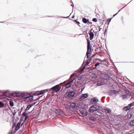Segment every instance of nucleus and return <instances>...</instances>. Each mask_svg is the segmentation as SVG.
I'll use <instances>...</instances> for the list:
<instances>
[{
    "mask_svg": "<svg viewBox=\"0 0 134 134\" xmlns=\"http://www.w3.org/2000/svg\"><path fill=\"white\" fill-rule=\"evenodd\" d=\"M82 79V77H78V79L79 80H81Z\"/></svg>",
    "mask_w": 134,
    "mask_h": 134,
    "instance_id": "obj_35",
    "label": "nucleus"
},
{
    "mask_svg": "<svg viewBox=\"0 0 134 134\" xmlns=\"http://www.w3.org/2000/svg\"><path fill=\"white\" fill-rule=\"evenodd\" d=\"M42 94V90L40 91V92L39 91H37L35 92L34 94L35 96H38Z\"/></svg>",
    "mask_w": 134,
    "mask_h": 134,
    "instance_id": "obj_16",
    "label": "nucleus"
},
{
    "mask_svg": "<svg viewBox=\"0 0 134 134\" xmlns=\"http://www.w3.org/2000/svg\"><path fill=\"white\" fill-rule=\"evenodd\" d=\"M11 94L13 97H19L21 96L22 93L19 92L14 91L12 92Z\"/></svg>",
    "mask_w": 134,
    "mask_h": 134,
    "instance_id": "obj_4",
    "label": "nucleus"
},
{
    "mask_svg": "<svg viewBox=\"0 0 134 134\" xmlns=\"http://www.w3.org/2000/svg\"><path fill=\"white\" fill-rule=\"evenodd\" d=\"M7 91H8V90H7Z\"/></svg>",
    "mask_w": 134,
    "mask_h": 134,
    "instance_id": "obj_51",
    "label": "nucleus"
},
{
    "mask_svg": "<svg viewBox=\"0 0 134 134\" xmlns=\"http://www.w3.org/2000/svg\"><path fill=\"white\" fill-rule=\"evenodd\" d=\"M80 113L82 115L85 116L87 115V112L86 110H84L83 109H81L80 110Z\"/></svg>",
    "mask_w": 134,
    "mask_h": 134,
    "instance_id": "obj_6",
    "label": "nucleus"
},
{
    "mask_svg": "<svg viewBox=\"0 0 134 134\" xmlns=\"http://www.w3.org/2000/svg\"><path fill=\"white\" fill-rule=\"evenodd\" d=\"M28 96H26L25 95H23L22 96V97L23 98H25L27 100H28Z\"/></svg>",
    "mask_w": 134,
    "mask_h": 134,
    "instance_id": "obj_23",
    "label": "nucleus"
},
{
    "mask_svg": "<svg viewBox=\"0 0 134 134\" xmlns=\"http://www.w3.org/2000/svg\"><path fill=\"white\" fill-rule=\"evenodd\" d=\"M83 90V89H82V90H81V91H82Z\"/></svg>",
    "mask_w": 134,
    "mask_h": 134,
    "instance_id": "obj_49",
    "label": "nucleus"
},
{
    "mask_svg": "<svg viewBox=\"0 0 134 134\" xmlns=\"http://www.w3.org/2000/svg\"><path fill=\"white\" fill-rule=\"evenodd\" d=\"M66 94L68 95V96L69 98H72L75 94V93L74 91H70L69 92H67Z\"/></svg>",
    "mask_w": 134,
    "mask_h": 134,
    "instance_id": "obj_5",
    "label": "nucleus"
},
{
    "mask_svg": "<svg viewBox=\"0 0 134 134\" xmlns=\"http://www.w3.org/2000/svg\"><path fill=\"white\" fill-rule=\"evenodd\" d=\"M68 106L70 108H74L76 106V104L74 103H70L68 104Z\"/></svg>",
    "mask_w": 134,
    "mask_h": 134,
    "instance_id": "obj_9",
    "label": "nucleus"
},
{
    "mask_svg": "<svg viewBox=\"0 0 134 134\" xmlns=\"http://www.w3.org/2000/svg\"><path fill=\"white\" fill-rule=\"evenodd\" d=\"M132 105V103H130V104H129L128 106L124 107L123 108V109L125 111L129 110L131 109V107Z\"/></svg>",
    "mask_w": 134,
    "mask_h": 134,
    "instance_id": "obj_7",
    "label": "nucleus"
},
{
    "mask_svg": "<svg viewBox=\"0 0 134 134\" xmlns=\"http://www.w3.org/2000/svg\"><path fill=\"white\" fill-rule=\"evenodd\" d=\"M104 79L107 80H109L110 79V77L108 75H106L104 77Z\"/></svg>",
    "mask_w": 134,
    "mask_h": 134,
    "instance_id": "obj_19",
    "label": "nucleus"
},
{
    "mask_svg": "<svg viewBox=\"0 0 134 134\" xmlns=\"http://www.w3.org/2000/svg\"><path fill=\"white\" fill-rule=\"evenodd\" d=\"M60 84H58L56 85L53 87H52L51 89L52 90H53L55 92H57L59 91L61 89V87H59Z\"/></svg>",
    "mask_w": 134,
    "mask_h": 134,
    "instance_id": "obj_3",
    "label": "nucleus"
},
{
    "mask_svg": "<svg viewBox=\"0 0 134 134\" xmlns=\"http://www.w3.org/2000/svg\"><path fill=\"white\" fill-rule=\"evenodd\" d=\"M4 106V104L2 102L0 101V108H2Z\"/></svg>",
    "mask_w": 134,
    "mask_h": 134,
    "instance_id": "obj_24",
    "label": "nucleus"
},
{
    "mask_svg": "<svg viewBox=\"0 0 134 134\" xmlns=\"http://www.w3.org/2000/svg\"><path fill=\"white\" fill-rule=\"evenodd\" d=\"M54 112L59 115H61L63 113L59 109H56L54 111Z\"/></svg>",
    "mask_w": 134,
    "mask_h": 134,
    "instance_id": "obj_10",
    "label": "nucleus"
},
{
    "mask_svg": "<svg viewBox=\"0 0 134 134\" xmlns=\"http://www.w3.org/2000/svg\"><path fill=\"white\" fill-rule=\"evenodd\" d=\"M75 79H74L72 80V81H70V82H71V83L74 81V80Z\"/></svg>",
    "mask_w": 134,
    "mask_h": 134,
    "instance_id": "obj_41",
    "label": "nucleus"
},
{
    "mask_svg": "<svg viewBox=\"0 0 134 134\" xmlns=\"http://www.w3.org/2000/svg\"><path fill=\"white\" fill-rule=\"evenodd\" d=\"M98 107L96 105H94L90 107L89 110V112H91L96 111L97 110H98Z\"/></svg>",
    "mask_w": 134,
    "mask_h": 134,
    "instance_id": "obj_2",
    "label": "nucleus"
},
{
    "mask_svg": "<svg viewBox=\"0 0 134 134\" xmlns=\"http://www.w3.org/2000/svg\"><path fill=\"white\" fill-rule=\"evenodd\" d=\"M74 16H73L72 17V18H74Z\"/></svg>",
    "mask_w": 134,
    "mask_h": 134,
    "instance_id": "obj_48",
    "label": "nucleus"
},
{
    "mask_svg": "<svg viewBox=\"0 0 134 134\" xmlns=\"http://www.w3.org/2000/svg\"><path fill=\"white\" fill-rule=\"evenodd\" d=\"M25 122H24V121H23V122L21 124V126H22L24 124V123Z\"/></svg>",
    "mask_w": 134,
    "mask_h": 134,
    "instance_id": "obj_44",
    "label": "nucleus"
},
{
    "mask_svg": "<svg viewBox=\"0 0 134 134\" xmlns=\"http://www.w3.org/2000/svg\"><path fill=\"white\" fill-rule=\"evenodd\" d=\"M104 110L105 111V112L108 113H110L111 112V109L108 108H105Z\"/></svg>",
    "mask_w": 134,
    "mask_h": 134,
    "instance_id": "obj_14",
    "label": "nucleus"
},
{
    "mask_svg": "<svg viewBox=\"0 0 134 134\" xmlns=\"http://www.w3.org/2000/svg\"><path fill=\"white\" fill-rule=\"evenodd\" d=\"M16 112H13V116L14 118V116L15 115V114H16Z\"/></svg>",
    "mask_w": 134,
    "mask_h": 134,
    "instance_id": "obj_37",
    "label": "nucleus"
},
{
    "mask_svg": "<svg viewBox=\"0 0 134 134\" xmlns=\"http://www.w3.org/2000/svg\"><path fill=\"white\" fill-rule=\"evenodd\" d=\"M92 60V59L91 58L88 59L86 61V63L85 64L84 66V68L86 67L87 65H89L91 61Z\"/></svg>",
    "mask_w": 134,
    "mask_h": 134,
    "instance_id": "obj_11",
    "label": "nucleus"
},
{
    "mask_svg": "<svg viewBox=\"0 0 134 134\" xmlns=\"http://www.w3.org/2000/svg\"><path fill=\"white\" fill-rule=\"evenodd\" d=\"M89 35L90 36V40H92L94 36V34L93 32H91L89 33Z\"/></svg>",
    "mask_w": 134,
    "mask_h": 134,
    "instance_id": "obj_15",
    "label": "nucleus"
},
{
    "mask_svg": "<svg viewBox=\"0 0 134 134\" xmlns=\"http://www.w3.org/2000/svg\"><path fill=\"white\" fill-rule=\"evenodd\" d=\"M18 115L19 116H20L21 115V113L20 112H19L18 113Z\"/></svg>",
    "mask_w": 134,
    "mask_h": 134,
    "instance_id": "obj_45",
    "label": "nucleus"
},
{
    "mask_svg": "<svg viewBox=\"0 0 134 134\" xmlns=\"http://www.w3.org/2000/svg\"><path fill=\"white\" fill-rule=\"evenodd\" d=\"M87 51L86 53L87 58H88L91 55L92 52V46L91 45L89 40L87 39Z\"/></svg>",
    "mask_w": 134,
    "mask_h": 134,
    "instance_id": "obj_1",
    "label": "nucleus"
},
{
    "mask_svg": "<svg viewBox=\"0 0 134 134\" xmlns=\"http://www.w3.org/2000/svg\"><path fill=\"white\" fill-rule=\"evenodd\" d=\"M132 116V115L131 114H128L127 115V118H128L130 119V118Z\"/></svg>",
    "mask_w": 134,
    "mask_h": 134,
    "instance_id": "obj_31",
    "label": "nucleus"
},
{
    "mask_svg": "<svg viewBox=\"0 0 134 134\" xmlns=\"http://www.w3.org/2000/svg\"><path fill=\"white\" fill-rule=\"evenodd\" d=\"M99 63H96L95 65V67H96L97 66L99 65Z\"/></svg>",
    "mask_w": 134,
    "mask_h": 134,
    "instance_id": "obj_33",
    "label": "nucleus"
},
{
    "mask_svg": "<svg viewBox=\"0 0 134 134\" xmlns=\"http://www.w3.org/2000/svg\"><path fill=\"white\" fill-rule=\"evenodd\" d=\"M28 118V116H26V117H25V118L24 120V122H25L27 120V119Z\"/></svg>",
    "mask_w": 134,
    "mask_h": 134,
    "instance_id": "obj_32",
    "label": "nucleus"
},
{
    "mask_svg": "<svg viewBox=\"0 0 134 134\" xmlns=\"http://www.w3.org/2000/svg\"><path fill=\"white\" fill-rule=\"evenodd\" d=\"M74 21L76 23H77V24H80V22H79V21H77V20H74Z\"/></svg>",
    "mask_w": 134,
    "mask_h": 134,
    "instance_id": "obj_34",
    "label": "nucleus"
},
{
    "mask_svg": "<svg viewBox=\"0 0 134 134\" xmlns=\"http://www.w3.org/2000/svg\"><path fill=\"white\" fill-rule=\"evenodd\" d=\"M9 104L11 107H13L14 106V103L12 101L10 100Z\"/></svg>",
    "mask_w": 134,
    "mask_h": 134,
    "instance_id": "obj_21",
    "label": "nucleus"
},
{
    "mask_svg": "<svg viewBox=\"0 0 134 134\" xmlns=\"http://www.w3.org/2000/svg\"><path fill=\"white\" fill-rule=\"evenodd\" d=\"M13 111L14 112L16 113L17 111V109H16L15 108H14L13 109Z\"/></svg>",
    "mask_w": 134,
    "mask_h": 134,
    "instance_id": "obj_30",
    "label": "nucleus"
},
{
    "mask_svg": "<svg viewBox=\"0 0 134 134\" xmlns=\"http://www.w3.org/2000/svg\"><path fill=\"white\" fill-rule=\"evenodd\" d=\"M20 127L19 126L17 125L16 126V127L15 128V130L16 131H17L20 128Z\"/></svg>",
    "mask_w": 134,
    "mask_h": 134,
    "instance_id": "obj_27",
    "label": "nucleus"
},
{
    "mask_svg": "<svg viewBox=\"0 0 134 134\" xmlns=\"http://www.w3.org/2000/svg\"><path fill=\"white\" fill-rule=\"evenodd\" d=\"M23 120L22 119H21L20 120V122H21V123L22 122V121H23Z\"/></svg>",
    "mask_w": 134,
    "mask_h": 134,
    "instance_id": "obj_40",
    "label": "nucleus"
},
{
    "mask_svg": "<svg viewBox=\"0 0 134 134\" xmlns=\"http://www.w3.org/2000/svg\"><path fill=\"white\" fill-rule=\"evenodd\" d=\"M19 118H18V117H17V119H15V120H16V121H17V120H19Z\"/></svg>",
    "mask_w": 134,
    "mask_h": 134,
    "instance_id": "obj_43",
    "label": "nucleus"
},
{
    "mask_svg": "<svg viewBox=\"0 0 134 134\" xmlns=\"http://www.w3.org/2000/svg\"><path fill=\"white\" fill-rule=\"evenodd\" d=\"M28 100H29V101H31L33 99V96H30V95H29V96H28Z\"/></svg>",
    "mask_w": 134,
    "mask_h": 134,
    "instance_id": "obj_20",
    "label": "nucleus"
},
{
    "mask_svg": "<svg viewBox=\"0 0 134 134\" xmlns=\"http://www.w3.org/2000/svg\"><path fill=\"white\" fill-rule=\"evenodd\" d=\"M21 122H19L17 124V125L20 127L21 124Z\"/></svg>",
    "mask_w": 134,
    "mask_h": 134,
    "instance_id": "obj_38",
    "label": "nucleus"
},
{
    "mask_svg": "<svg viewBox=\"0 0 134 134\" xmlns=\"http://www.w3.org/2000/svg\"><path fill=\"white\" fill-rule=\"evenodd\" d=\"M92 21L94 22H97V19L96 18H93L92 19Z\"/></svg>",
    "mask_w": 134,
    "mask_h": 134,
    "instance_id": "obj_29",
    "label": "nucleus"
},
{
    "mask_svg": "<svg viewBox=\"0 0 134 134\" xmlns=\"http://www.w3.org/2000/svg\"><path fill=\"white\" fill-rule=\"evenodd\" d=\"M27 114V113H26L25 112H23L22 114V115L24 116H25Z\"/></svg>",
    "mask_w": 134,
    "mask_h": 134,
    "instance_id": "obj_28",
    "label": "nucleus"
},
{
    "mask_svg": "<svg viewBox=\"0 0 134 134\" xmlns=\"http://www.w3.org/2000/svg\"><path fill=\"white\" fill-rule=\"evenodd\" d=\"M97 101L98 100L95 99L94 98L92 99V101L94 103H96Z\"/></svg>",
    "mask_w": 134,
    "mask_h": 134,
    "instance_id": "obj_25",
    "label": "nucleus"
},
{
    "mask_svg": "<svg viewBox=\"0 0 134 134\" xmlns=\"http://www.w3.org/2000/svg\"><path fill=\"white\" fill-rule=\"evenodd\" d=\"M82 21L84 23H90L89 20L87 19L86 18H82Z\"/></svg>",
    "mask_w": 134,
    "mask_h": 134,
    "instance_id": "obj_13",
    "label": "nucleus"
},
{
    "mask_svg": "<svg viewBox=\"0 0 134 134\" xmlns=\"http://www.w3.org/2000/svg\"><path fill=\"white\" fill-rule=\"evenodd\" d=\"M121 96L123 99L126 98L127 97L126 95V94L121 95Z\"/></svg>",
    "mask_w": 134,
    "mask_h": 134,
    "instance_id": "obj_26",
    "label": "nucleus"
},
{
    "mask_svg": "<svg viewBox=\"0 0 134 134\" xmlns=\"http://www.w3.org/2000/svg\"><path fill=\"white\" fill-rule=\"evenodd\" d=\"M116 15V14H114L113 15V16L114 17V16H115Z\"/></svg>",
    "mask_w": 134,
    "mask_h": 134,
    "instance_id": "obj_46",
    "label": "nucleus"
},
{
    "mask_svg": "<svg viewBox=\"0 0 134 134\" xmlns=\"http://www.w3.org/2000/svg\"><path fill=\"white\" fill-rule=\"evenodd\" d=\"M45 91H47V90H42V94L43 93H44L45 92Z\"/></svg>",
    "mask_w": 134,
    "mask_h": 134,
    "instance_id": "obj_39",
    "label": "nucleus"
},
{
    "mask_svg": "<svg viewBox=\"0 0 134 134\" xmlns=\"http://www.w3.org/2000/svg\"><path fill=\"white\" fill-rule=\"evenodd\" d=\"M62 83H60V84H61Z\"/></svg>",
    "mask_w": 134,
    "mask_h": 134,
    "instance_id": "obj_50",
    "label": "nucleus"
},
{
    "mask_svg": "<svg viewBox=\"0 0 134 134\" xmlns=\"http://www.w3.org/2000/svg\"><path fill=\"white\" fill-rule=\"evenodd\" d=\"M35 103H35L34 104L32 103L28 105L27 107L26 108L25 110V111L29 110V109L32 107V106H33L35 104Z\"/></svg>",
    "mask_w": 134,
    "mask_h": 134,
    "instance_id": "obj_12",
    "label": "nucleus"
},
{
    "mask_svg": "<svg viewBox=\"0 0 134 134\" xmlns=\"http://www.w3.org/2000/svg\"><path fill=\"white\" fill-rule=\"evenodd\" d=\"M130 124L131 126H134V120L130 122Z\"/></svg>",
    "mask_w": 134,
    "mask_h": 134,
    "instance_id": "obj_22",
    "label": "nucleus"
},
{
    "mask_svg": "<svg viewBox=\"0 0 134 134\" xmlns=\"http://www.w3.org/2000/svg\"><path fill=\"white\" fill-rule=\"evenodd\" d=\"M72 85V83L71 82H69L68 83L65 85V87L66 88H68Z\"/></svg>",
    "mask_w": 134,
    "mask_h": 134,
    "instance_id": "obj_17",
    "label": "nucleus"
},
{
    "mask_svg": "<svg viewBox=\"0 0 134 134\" xmlns=\"http://www.w3.org/2000/svg\"><path fill=\"white\" fill-rule=\"evenodd\" d=\"M88 95L87 94H82L80 97V99L81 100H83L86 98L88 96Z\"/></svg>",
    "mask_w": 134,
    "mask_h": 134,
    "instance_id": "obj_8",
    "label": "nucleus"
},
{
    "mask_svg": "<svg viewBox=\"0 0 134 134\" xmlns=\"http://www.w3.org/2000/svg\"><path fill=\"white\" fill-rule=\"evenodd\" d=\"M111 18H110V19H108L107 20V22H110V21H111Z\"/></svg>",
    "mask_w": 134,
    "mask_h": 134,
    "instance_id": "obj_36",
    "label": "nucleus"
},
{
    "mask_svg": "<svg viewBox=\"0 0 134 134\" xmlns=\"http://www.w3.org/2000/svg\"><path fill=\"white\" fill-rule=\"evenodd\" d=\"M101 29H102L101 28L99 27V31H100L101 30Z\"/></svg>",
    "mask_w": 134,
    "mask_h": 134,
    "instance_id": "obj_42",
    "label": "nucleus"
},
{
    "mask_svg": "<svg viewBox=\"0 0 134 134\" xmlns=\"http://www.w3.org/2000/svg\"><path fill=\"white\" fill-rule=\"evenodd\" d=\"M106 29H105V32H106Z\"/></svg>",
    "mask_w": 134,
    "mask_h": 134,
    "instance_id": "obj_47",
    "label": "nucleus"
},
{
    "mask_svg": "<svg viewBox=\"0 0 134 134\" xmlns=\"http://www.w3.org/2000/svg\"><path fill=\"white\" fill-rule=\"evenodd\" d=\"M110 92L111 93H112L113 94H118V92L116 91L115 90H111L110 91Z\"/></svg>",
    "mask_w": 134,
    "mask_h": 134,
    "instance_id": "obj_18",
    "label": "nucleus"
}]
</instances>
